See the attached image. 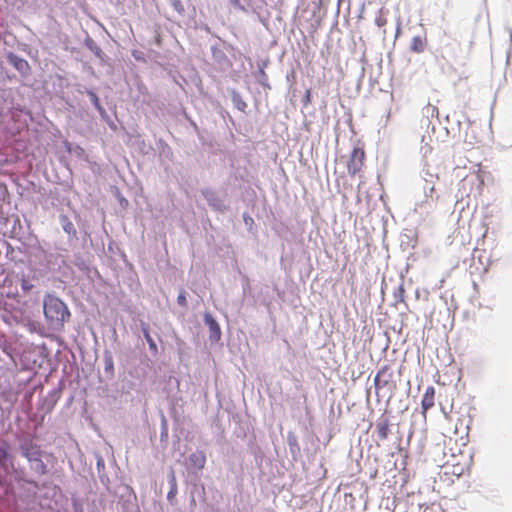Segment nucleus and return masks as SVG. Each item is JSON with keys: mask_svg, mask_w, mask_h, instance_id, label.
<instances>
[{"mask_svg": "<svg viewBox=\"0 0 512 512\" xmlns=\"http://www.w3.org/2000/svg\"><path fill=\"white\" fill-rule=\"evenodd\" d=\"M381 23H383V20H380V22H378V26H381Z\"/></svg>", "mask_w": 512, "mask_h": 512, "instance_id": "obj_23", "label": "nucleus"}, {"mask_svg": "<svg viewBox=\"0 0 512 512\" xmlns=\"http://www.w3.org/2000/svg\"><path fill=\"white\" fill-rule=\"evenodd\" d=\"M203 194H204V196H205L207 199H209V196H210V195H213V192H211V191H208V190H207V191H205Z\"/></svg>", "mask_w": 512, "mask_h": 512, "instance_id": "obj_21", "label": "nucleus"}, {"mask_svg": "<svg viewBox=\"0 0 512 512\" xmlns=\"http://www.w3.org/2000/svg\"><path fill=\"white\" fill-rule=\"evenodd\" d=\"M376 431H377V436L380 440L387 439L388 435L390 433L388 420L385 419L381 422H378L376 425Z\"/></svg>", "mask_w": 512, "mask_h": 512, "instance_id": "obj_9", "label": "nucleus"}, {"mask_svg": "<svg viewBox=\"0 0 512 512\" xmlns=\"http://www.w3.org/2000/svg\"><path fill=\"white\" fill-rule=\"evenodd\" d=\"M365 152L360 147H355L347 161V170L351 177L357 175L364 166Z\"/></svg>", "mask_w": 512, "mask_h": 512, "instance_id": "obj_3", "label": "nucleus"}, {"mask_svg": "<svg viewBox=\"0 0 512 512\" xmlns=\"http://www.w3.org/2000/svg\"><path fill=\"white\" fill-rule=\"evenodd\" d=\"M12 460H13V457L10 454V447H9L8 443L3 442L0 445V466L3 467L4 469H6L7 463L8 462L12 463Z\"/></svg>", "mask_w": 512, "mask_h": 512, "instance_id": "obj_7", "label": "nucleus"}, {"mask_svg": "<svg viewBox=\"0 0 512 512\" xmlns=\"http://www.w3.org/2000/svg\"><path fill=\"white\" fill-rule=\"evenodd\" d=\"M233 100L235 102L236 107L239 110L244 111L245 108L247 107V104L239 96H234Z\"/></svg>", "mask_w": 512, "mask_h": 512, "instance_id": "obj_15", "label": "nucleus"}, {"mask_svg": "<svg viewBox=\"0 0 512 512\" xmlns=\"http://www.w3.org/2000/svg\"><path fill=\"white\" fill-rule=\"evenodd\" d=\"M381 23H383V20H380V22H378V26H381Z\"/></svg>", "mask_w": 512, "mask_h": 512, "instance_id": "obj_24", "label": "nucleus"}, {"mask_svg": "<svg viewBox=\"0 0 512 512\" xmlns=\"http://www.w3.org/2000/svg\"><path fill=\"white\" fill-rule=\"evenodd\" d=\"M176 493H177L176 479H175L174 473H172V476H171V489H170V491L167 494V498L169 500L172 499L173 497H175Z\"/></svg>", "mask_w": 512, "mask_h": 512, "instance_id": "obj_12", "label": "nucleus"}, {"mask_svg": "<svg viewBox=\"0 0 512 512\" xmlns=\"http://www.w3.org/2000/svg\"><path fill=\"white\" fill-rule=\"evenodd\" d=\"M311 103V91L307 90L304 96V104H310Z\"/></svg>", "mask_w": 512, "mask_h": 512, "instance_id": "obj_19", "label": "nucleus"}, {"mask_svg": "<svg viewBox=\"0 0 512 512\" xmlns=\"http://www.w3.org/2000/svg\"><path fill=\"white\" fill-rule=\"evenodd\" d=\"M113 369H114V367H113V360H112V358H111V357H109V358H108V359H106V361H105V370H106V371H108V370H109V371L113 372Z\"/></svg>", "mask_w": 512, "mask_h": 512, "instance_id": "obj_17", "label": "nucleus"}, {"mask_svg": "<svg viewBox=\"0 0 512 512\" xmlns=\"http://www.w3.org/2000/svg\"><path fill=\"white\" fill-rule=\"evenodd\" d=\"M453 473H456L457 475H462L463 469H461L459 472L453 471Z\"/></svg>", "mask_w": 512, "mask_h": 512, "instance_id": "obj_22", "label": "nucleus"}, {"mask_svg": "<svg viewBox=\"0 0 512 512\" xmlns=\"http://www.w3.org/2000/svg\"><path fill=\"white\" fill-rule=\"evenodd\" d=\"M33 287L34 285L30 282L28 278L23 277L21 279V288L24 292H29L30 290H32Z\"/></svg>", "mask_w": 512, "mask_h": 512, "instance_id": "obj_14", "label": "nucleus"}, {"mask_svg": "<svg viewBox=\"0 0 512 512\" xmlns=\"http://www.w3.org/2000/svg\"><path fill=\"white\" fill-rule=\"evenodd\" d=\"M374 385L376 390L395 388L396 384L393 381V371L390 366H383L376 374L374 378Z\"/></svg>", "mask_w": 512, "mask_h": 512, "instance_id": "obj_2", "label": "nucleus"}, {"mask_svg": "<svg viewBox=\"0 0 512 512\" xmlns=\"http://www.w3.org/2000/svg\"><path fill=\"white\" fill-rule=\"evenodd\" d=\"M205 323L208 325L212 336H216L217 338H220V335H221L220 327H219L217 321L210 314L205 315Z\"/></svg>", "mask_w": 512, "mask_h": 512, "instance_id": "obj_10", "label": "nucleus"}, {"mask_svg": "<svg viewBox=\"0 0 512 512\" xmlns=\"http://www.w3.org/2000/svg\"><path fill=\"white\" fill-rule=\"evenodd\" d=\"M189 460L194 467L203 469L206 463V456L202 451H197L189 456Z\"/></svg>", "mask_w": 512, "mask_h": 512, "instance_id": "obj_8", "label": "nucleus"}, {"mask_svg": "<svg viewBox=\"0 0 512 512\" xmlns=\"http://www.w3.org/2000/svg\"><path fill=\"white\" fill-rule=\"evenodd\" d=\"M435 405V388L428 386L423 394L421 401L422 414L426 416V413Z\"/></svg>", "mask_w": 512, "mask_h": 512, "instance_id": "obj_5", "label": "nucleus"}, {"mask_svg": "<svg viewBox=\"0 0 512 512\" xmlns=\"http://www.w3.org/2000/svg\"><path fill=\"white\" fill-rule=\"evenodd\" d=\"M32 463V469L38 474V475H44L47 473V466L42 461V457H39V460H34Z\"/></svg>", "mask_w": 512, "mask_h": 512, "instance_id": "obj_11", "label": "nucleus"}, {"mask_svg": "<svg viewBox=\"0 0 512 512\" xmlns=\"http://www.w3.org/2000/svg\"><path fill=\"white\" fill-rule=\"evenodd\" d=\"M44 315L49 325L53 328L63 327L69 319L70 312L66 304L57 297L48 295L44 299Z\"/></svg>", "mask_w": 512, "mask_h": 512, "instance_id": "obj_1", "label": "nucleus"}, {"mask_svg": "<svg viewBox=\"0 0 512 512\" xmlns=\"http://www.w3.org/2000/svg\"><path fill=\"white\" fill-rule=\"evenodd\" d=\"M172 6L179 13H183L184 12V6H183L181 0H172Z\"/></svg>", "mask_w": 512, "mask_h": 512, "instance_id": "obj_16", "label": "nucleus"}, {"mask_svg": "<svg viewBox=\"0 0 512 512\" xmlns=\"http://www.w3.org/2000/svg\"><path fill=\"white\" fill-rule=\"evenodd\" d=\"M427 46V38L425 36H414L410 43V51L414 53H422Z\"/></svg>", "mask_w": 512, "mask_h": 512, "instance_id": "obj_6", "label": "nucleus"}, {"mask_svg": "<svg viewBox=\"0 0 512 512\" xmlns=\"http://www.w3.org/2000/svg\"><path fill=\"white\" fill-rule=\"evenodd\" d=\"M20 450L22 455L29 461L39 460L42 457V450L40 446L32 440H24L20 444Z\"/></svg>", "mask_w": 512, "mask_h": 512, "instance_id": "obj_4", "label": "nucleus"}, {"mask_svg": "<svg viewBox=\"0 0 512 512\" xmlns=\"http://www.w3.org/2000/svg\"><path fill=\"white\" fill-rule=\"evenodd\" d=\"M143 333H144V337H145L146 341H147V342H148V344H149V348H150L151 350L156 351V350H157V345H156V343L154 342V340L152 339V337L150 336L148 329H146V328H145V329L143 330Z\"/></svg>", "mask_w": 512, "mask_h": 512, "instance_id": "obj_13", "label": "nucleus"}, {"mask_svg": "<svg viewBox=\"0 0 512 512\" xmlns=\"http://www.w3.org/2000/svg\"><path fill=\"white\" fill-rule=\"evenodd\" d=\"M73 224L71 222H69L67 225L64 226V230L68 233L71 232V230H73Z\"/></svg>", "mask_w": 512, "mask_h": 512, "instance_id": "obj_20", "label": "nucleus"}, {"mask_svg": "<svg viewBox=\"0 0 512 512\" xmlns=\"http://www.w3.org/2000/svg\"><path fill=\"white\" fill-rule=\"evenodd\" d=\"M177 303L180 305V306H186L187 304V301H186V297L183 293L179 294L178 297H177Z\"/></svg>", "mask_w": 512, "mask_h": 512, "instance_id": "obj_18", "label": "nucleus"}]
</instances>
